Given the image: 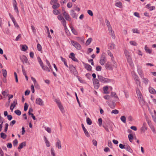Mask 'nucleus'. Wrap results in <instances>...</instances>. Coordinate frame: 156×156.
Instances as JSON below:
<instances>
[{"label":"nucleus","mask_w":156,"mask_h":156,"mask_svg":"<svg viewBox=\"0 0 156 156\" xmlns=\"http://www.w3.org/2000/svg\"><path fill=\"white\" fill-rule=\"evenodd\" d=\"M96 70L97 71H100L101 70V67L99 66H97L96 68Z\"/></svg>","instance_id":"13d9d810"},{"label":"nucleus","mask_w":156,"mask_h":156,"mask_svg":"<svg viewBox=\"0 0 156 156\" xmlns=\"http://www.w3.org/2000/svg\"><path fill=\"white\" fill-rule=\"evenodd\" d=\"M107 52L108 53V55H109L111 58L113 57V54L110 50H107Z\"/></svg>","instance_id":"09e8293b"},{"label":"nucleus","mask_w":156,"mask_h":156,"mask_svg":"<svg viewBox=\"0 0 156 156\" xmlns=\"http://www.w3.org/2000/svg\"><path fill=\"white\" fill-rule=\"evenodd\" d=\"M17 101L16 99H14L13 103H12L11 105H12L13 108H15L16 105L17 104Z\"/></svg>","instance_id":"a18cd8bd"},{"label":"nucleus","mask_w":156,"mask_h":156,"mask_svg":"<svg viewBox=\"0 0 156 156\" xmlns=\"http://www.w3.org/2000/svg\"><path fill=\"white\" fill-rule=\"evenodd\" d=\"M106 61V59L105 55H102L100 58L99 63L101 65H103Z\"/></svg>","instance_id":"39448f33"},{"label":"nucleus","mask_w":156,"mask_h":156,"mask_svg":"<svg viewBox=\"0 0 156 156\" xmlns=\"http://www.w3.org/2000/svg\"><path fill=\"white\" fill-rule=\"evenodd\" d=\"M76 76L77 79H78L79 81L80 82V83H85V81L83 80L82 78L78 76V75Z\"/></svg>","instance_id":"a878e982"},{"label":"nucleus","mask_w":156,"mask_h":156,"mask_svg":"<svg viewBox=\"0 0 156 156\" xmlns=\"http://www.w3.org/2000/svg\"><path fill=\"white\" fill-rule=\"evenodd\" d=\"M86 122L87 124L89 125H91L92 124V121L89 118H87Z\"/></svg>","instance_id":"f704fd0d"},{"label":"nucleus","mask_w":156,"mask_h":156,"mask_svg":"<svg viewBox=\"0 0 156 156\" xmlns=\"http://www.w3.org/2000/svg\"><path fill=\"white\" fill-rule=\"evenodd\" d=\"M92 41V39L91 38H89L87 40V41L86 42V44L87 45H89L90 43Z\"/></svg>","instance_id":"c9c22d12"},{"label":"nucleus","mask_w":156,"mask_h":156,"mask_svg":"<svg viewBox=\"0 0 156 156\" xmlns=\"http://www.w3.org/2000/svg\"><path fill=\"white\" fill-rule=\"evenodd\" d=\"M31 79L32 80L33 82L34 83V84L35 87H36V83H37L36 80L35 79V78H34V77H31Z\"/></svg>","instance_id":"680f3d73"},{"label":"nucleus","mask_w":156,"mask_h":156,"mask_svg":"<svg viewBox=\"0 0 156 156\" xmlns=\"http://www.w3.org/2000/svg\"><path fill=\"white\" fill-rule=\"evenodd\" d=\"M121 120L124 123H126V118L124 116H122L121 117Z\"/></svg>","instance_id":"ea45409f"},{"label":"nucleus","mask_w":156,"mask_h":156,"mask_svg":"<svg viewBox=\"0 0 156 156\" xmlns=\"http://www.w3.org/2000/svg\"><path fill=\"white\" fill-rule=\"evenodd\" d=\"M2 72L4 77L5 78L6 77L7 75V73L6 70L5 69H3L2 70Z\"/></svg>","instance_id":"c756f323"},{"label":"nucleus","mask_w":156,"mask_h":156,"mask_svg":"<svg viewBox=\"0 0 156 156\" xmlns=\"http://www.w3.org/2000/svg\"><path fill=\"white\" fill-rule=\"evenodd\" d=\"M54 5H53L52 8L53 9H56L58 8L60 6V4L58 3H55Z\"/></svg>","instance_id":"bb28decb"},{"label":"nucleus","mask_w":156,"mask_h":156,"mask_svg":"<svg viewBox=\"0 0 156 156\" xmlns=\"http://www.w3.org/2000/svg\"><path fill=\"white\" fill-rule=\"evenodd\" d=\"M72 32L75 35H77L78 33L76 30L72 27H70Z\"/></svg>","instance_id":"b1692460"},{"label":"nucleus","mask_w":156,"mask_h":156,"mask_svg":"<svg viewBox=\"0 0 156 156\" xmlns=\"http://www.w3.org/2000/svg\"><path fill=\"white\" fill-rule=\"evenodd\" d=\"M13 7L15 10V11L17 15H19V12L17 5L14 6H13Z\"/></svg>","instance_id":"2f4dec72"},{"label":"nucleus","mask_w":156,"mask_h":156,"mask_svg":"<svg viewBox=\"0 0 156 156\" xmlns=\"http://www.w3.org/2000/svg\"><path fill=\"white\" fill-rule=\"evenodd\" d=\"M128 137L129 141L130 142H132L133 139V136L132 134H129L128 135Z\"/></svg>","instance_id":"a19ab883"},{"label":"nucleus","mask_w":156,"mask_h":156,"mask_svg":"<svg viewBox=\"0 0 156 156\" xmlns=\"http://www.w3.org/2000/svg\"><path fill=\"white\" fill-rule=\"evenodd\" d=\"M70 15L73 18L77 19V15L76 13L75 12V11L73 10H71L70 11Z\"/></svg>","instance_id":"ddd939ff"},{"label":"nucleus","mask_w":156,"mask_h":156,"mask_svg":"<svg viewBox=\"0 0 156 156\" xmlns=\"http://www.w3.org/2000/svg\"><path fill=\"white\" fill-rule=\"evenodd\" d=\"M56 146H57L58 148L59 149H61L62 148L61 141L58 139H57V142L56 143Z\"/></svg>","instance_id":"f3484780"},{"label":"nucleus","mask_w":156,"mask_h":156,"mask_svg":"<svg viewBox=\"0 0 156 156\" xmlns=\"http://www.w3.org/2000/svg\"><path fill=\"white\" fill-rule=\"evenodd\" d=\"M37 48L38 50L39 51H42V48L40 44H38L37 45Z\"/></svg>","instance_id":"58836bf2"},{"label":"nucleus","mask_w":156,"mask_h":156,"mask_svg":"<svg viewBox=\"0 0 156 156\" xmlns=\"http://www.w3.org/2000/svg\"><path fill=\"white\" fill-rule=\"evenodd\" d=\"M28 105L27 103H25L24 104V110L25 111H26L28 109Z\"/></svg>","instance_id":"3c124183"},{"label":"nucleus","mask_w":156,"mask_h":156,"mask_svg":"<svg viewBox=\"0 0 156 156\" xmlns=\"http://www.w3.org/2000/svg\"><path fill=\"white\" fill-rule=\"evenodd\" d=\"M149 90L150 93L153 94H155L156 93V91L154 89L151 87H149Z\"/></svg>","instance_id":"6ab92c4d"},{"label":"nucleus","mask_w":156,"mask_h":156,"mask_svg":"<svg viewBox=\"0 0 156 156\" xmlns=\"http://www.w3.org/2000/svg\"><path fill=\"white\" fill-rule=\"evenodd\" d=\"M20 59L23 63H27V62L28 59L25 55H22L21 57H20Z\"/></svg>","instance_id":"f8f14e48"},{"label":"nucleus","mask_w":156,"mask_h":156,"mask_svg":"<svg viewBox=\"0 0 156 156\" xmlns=\"http://www.w3.org/2000/svg\"><path fill=\"white\" fill-rule=\"evenodd\" d=\"M105 23H106V25H107L108 30L109 31H111V33H112V28L111 27L110 25V23L109 21L107 19H106L105 20Z\"/></svg>","instance_id":"4468645a"},{"label":"nucleus","mask_w":156,"mask_h":156,"mask_svg":"<svg viewBox=\"0 0 156 156\" xmlns=\"http://www.w3.org/2000/svg\"><path fill=\"white\" fill-rule=\"evenodd\" d=\"M154 116L152 115V117L154 121L156 123V112L155 110H154Z\"/></svg>","instance_id":"de8ad7c7"},{"label":"nucleus","mask_w":156,"mask_h":156,"mask_svg":"<svg viewBox=\"0 0 156 156\" xmlns=\"http://www.w3.org/2000/svg\"><path fill=\"white\" fill-rule=\"evenodd\" d=\"M70 41L72 45L76 49L78 50L81 49V46L77 42L73 40H71Z\"/></svg>","instance_id":"f03ea898"},{"label":"nucleus","mask_w":156,"mask_h":156,"mask_svg":"<svg viewBox=\"0 0 156 156\" xmlns=\"http://www.w3.org/2000/svg\"><path fill=\"white\" fill-rule=\"evenodd\" d=\"M132 31L133 33H136L139 34L140 32L137 29H133L132 30Z\"/></svg>","instance_id":"e2e57ef3"},{"label":"nucleus","mask_w":156,"mask_h":156,"mask_svg":"<svg viewBox=\"0 0 156 156\" xmlns=\"http://www.w3.org/2000/svg\"><path fill=\"white\" fill-rule=\"evenodd\" d=\"M22 72L23 73V74L25 76L27 75L26 72L25 70L24 69V67L23 66H22Z\"/></svg>","instance_id":"338daca9"},{"label":"nucleus","mask_w":156,"mask_h":156,"mask_svg":"<svg viewBox=\"0 0 156 156\" xmlns=\"http://www.w3.org/2000/svg\"><path fill=\"white\" fill-rule=\"evenodd\" d=\"M69 58H71L73 61L75 62H78V61L77 59L75 57L74 54L73 52H72L70 54Z\"/></svg>","instance_id":"6e6552de"},{"label":"nucleus","mask_w":156,"mask_h":156,"mask_svg":"<svg viewBox=\"0 0 156 156\" xmlns=\"http://www.w3.org/2000/svg\"><path fill=\"white\" fill-rule=\"evenodd\" d=\"M84 66L85 68L88 71H90L92 70V67L90 65L87 63H84Z\"/></svg>","instance_id":"9b49d317"},{"label":"nucleus","mask_w":156,"mask_h":156,"mask_svg":"<svg viewBox=\"0 0 156 156\" xmlns=\"http://www.w3.org/2000/svg\"><path fill=\"white\" fill-rule=\"evenodd\" d=\"M76 37L77 39V40L78 41H80L81 42H83L84 40L83 37Z\"/></svg>","instance_id":"052dcab7"},{"label":"nucleus","mask_w":156,"mask_h":156,"mask_svg":"<svg viewBox=\"0 0 156 156\" xmlns=\"http://www.w3.org/2000/svg\"><path fill=\"white\" fill-rule=\"evenodd\" d=\"M146 123L144 122L143 124L142 127L140 129L141 132L142 133H144L147 130V127H146Z\"/></svg>","instance_id":"9d476101"},{"label":"nucleus","mask_w":156,"mask_h":156,"mask_svg":"<svg viewBox=\"0 0 156 156\" xmlns=\"http://www.w3.org/2000/svg\"><path fill=\"white\" fill-rule=\"evenodd\" d=\"M105 67L107 69L112 70V68L109 62H107L105 64Z\"/></svg>","instance_id":"dca6fc26"},{"label":"nucleus","mask_w":156,"mask_h":156,"mask_svg":"<svg viewBox=\"0 0 156 156\" xmlns=\"http://www.w3.org/2000/svg\"><path fill=\"white\" fill-rule=\"evenodd\" d=\"M35 103L36 104L40 106H43L44 105V101L41 99L39 98H36Z\"/></svg>","instance_id":"423d86ee"},{"label":"nucleus","mask_w":156,"mask_h":156,"mask_svg":"<svg viewBox=\"0 0 156 156\" xmlns=\"http://www.w3.org/2000/svg\"><path fill=\"white\" fill-rule=\"evenodd\" d=\"M95 89H98L100 87L99 80L97 79H93L92 80Z\"/></svg>","instance_id":"7ed1b4c3"},{"label":"nucleus","mask_w":156,"mask_h":156,"mask_svg":"<svg viewBox=\"0 0 156 156\" xmlns=\"http://www.w3.org/2000/svg\"><path fill=\"white\" fill-rule=\"evenodd\" d=\"M65 18L66 20L68 21H70L71 20V18L69 14L67 15L64 17Z\"/></svg>","instance_id":"4c0bfd02"},{"label":"nucleus","mask_w":156,"mask_h":156,"mask_svg":"<svg viewBox=\"0 0 156 156\" xmlns=\"http://www.w3.org/2000/svg\"><path fill=\"white\" fill-rule=\"evenodd\" d=\"M53 13L55 15H58L59 14V11L57 9H54L53 11Z\"/></svg>","instance_id":"49530a36"},{"label":"nucleus","mask_w":156,"mask_h":156,"mask_svg":"<svg viewBox=\"0 0 156 156\" xmlns=\"http://www.w3.org/2000/svg\"><path fill=\"white\" fill-rule=\"evenodd\" d=\"M103 90L104 94H108L109 93V92L108 91V87L107 86H105L103 87Z\"/></svg>","instance_id":"4be33fe9"},{"label":"nucleus","mask_w":156,"mask_h":156,"mask_svg":"<svg viewBox=\"0 0 156 156\" xmlns=\"http://www.w3.org/2000/svg\"><path fill=\"white\" fill-rule=\"evenodd\" d=\"M130 43L131 45L133 46H136L137 45V43L135 41H130Z\"/></svg>","instance_id":"69168bd1"},{"label":"nucleus","mask_w":156,"mask_h":156,"mask_svg":"<svg viewBox=\"0 0 156 156\" xmlns=\"http://www.w3.org/2000/svg\"><path fill=\"white\" fill-rule=\"evenodd\" d=\"M7 146L9 148H10L12 147V145L11 143H8L7 144Z\"/></svg>","instance_id":"774afa93"},{"label":"nucleus","mask_w":156,"mask_h":156,"mask_svg":"<svg viewBox=\"0 0 156 156\" xmlns=\"http://www.w3.org/2000/svg\"><path fill=\"white\" fill-rule=\"evenodd\" d=\"M58 106L59 108V109H60L61 112L62 113H64V110L63 106L62 105V104H61L60 105H58Z\"/></svg>","instance_id":"7c9ffc66"},{"label":"nucleus","mask_w":156,"mask_h":156,"mask_svg":"<svg viewBox=\"0 0 156 156\" xmlns=\"http://www.w3.org/2000/svg\"><path fill=\"white\" fill-rule=\"evenodd\" d=\"M37 59L39 64L40 65V66H41L42 68V67H44V66L43 63V62L42 61L40 57H38L37 58Z\"/></svg>","instance_id":"412c9836"},{"label":"nucleus","mask_w":156,"mask_h":156,"mask_svg":"<svg viewBox=\"0 0 156 156\" xmlns=\"http://www.w3.org/2000/svg\"><path fill=\"white\" fill-rule=\"evenodd\" d=\"M31 27L33 33L34 34H35L36 32V30L35 27L33 25H31Z\"/></svg>","instance_id":"603ef678"},{"label":"nucleus","mask_w":156,"mask_h":156,"mask_svg":"<svg viewBox=\"0 0 156 156\" xmlns=\"http://www.w3.org/2000/svg\"><path fill=\"white\" fill-rule=\"evenodd\" d=\"M20 46H22V48H21V50L22 51H25L28 49V47L26 44L23 45H20Z\"/></svg>","instance_id":"5701e85b"},{"label":"nucleus","mask_w":156,"mask_h":156,"mask_svg":"<svg viewBox=\"0 0 156 156\" xmlns=\"http://www.w3.org/2000/svg\"><path fill=\"white\" fill-rule=\"evenodd\" d=\"M14 112L18 116L20 115L21 113V112L19 110H15Z\"/></svg>","instance_id":"37998d69"},{"label":"nucleus","mask_w":156,"mask_h":156,"mask_svg":"<svg viewBox=\"0 0 156 156\" xmlns=\"http://www.w3.org/2000/svg\"><path fill=\"white\" fill-rule=\"evenodd\" d=\"M111 95L112 97H114L115 98L116 97V93L113 92H112L111 94Z\"/></svg>","instance_id":"0e129e2a"},{"label":"nucleus","mask_w":156,"mask_h":156,"mask_svg":"<svg viewBox=\"0 0 156 156\" xmlns=\"http://www.w3.org/2000/svg\"><path fill=\"white\" fill-rule=\"evenodd\" d=\"M87 13L91 16H92L93 15V13L92 11L90 10H88L87 11Z\"/></svg>","instance_id":"bf43d9fd"},{"label":"nucleus","mask_w":156,"mask_h":156,"mask_svg":"<svg viewBox=\"0 0 156 156\" xmlns=\"http://www.w3.org/2000/svg\"><path fill=\"white\" fill-rule=\"evenodd\" d=\"M44 142L46 144V146L48 147H49L50 145V143L48 140L47 137L44 136Z\"/></svg>","instance_id":"a211bd4d"},{"label":"nucleus","mask_w":156,"mask_h":156,"mask_svg":"<svg viewBox=\"0 0 156 156\" xmlns=\"http://www.w3.org/2000/svg\"><path fill=\"white\" fill-rule=\"evenodd\" d=\"M66 23V21L64 19L62 20L61 21V23L63 26L64 27L65 30L66 28H67Z\"/></svg>","instance_id":"c85d7f7f"},{"label":"nucleus","mask_w":156,"mask_h":156,"mask_svg":"<svg viewBox=\"0 0 156 156\" xmlns=\"http://www.w3.org/2000/svg\"><path fill=\"white\" fill-rule=\"evenodd\" d=\"M125 149L126 151L131 153H132L133 152L132 150L131 149L130 146L128 145H126L125 146Z\"/></svg>","instance_id":"393cba45"},{"label":"nucleus","mask_w":156,"mask_h":156,"mask_svg":"<svg viewBox=\"0 0 156 156\" xmlns=\"http://www.w3.org/2000/svg\"><path fill=\"white\" fill-rule=\"evenodd\" d=\"M136 91L137 97L142 95L141 94L138 88L136 89Z\"/></svg>","instance_id":"79ce46f5"},{"label":"nucleus","mask_w":156,"mask_h":156,"mask_svg":"<svg viewBox=\"0 0 156 156\" xmlns=\"http://www.w3.org/2000/svg\"><path fill=\"white\" fill-rule=\"evenodd\" d=\"M43 70H47L48 72H49L51 71L50 69L48 68V67L47 66H44V67H42V68Z\"/></svg>","instance_id":"e433bc0d"},{"label":"nucleus","mask_w":156,"mask_h":156,"mask_svg":"<svg viewBox=\"0 0 156 156\" xmlns=\"http://www.w3.org/2000/svg\"><path fill=\"white\" fill-rule=\"evenodd\" d=\"M118 7L120 8H122V2H118Z\"/></svg>","instance_id":"5fc2aeb1"},{"label":"nucleus","mask_w":156,"mask_h":156,"mask_svg":"<svg viewBox=\"0 0 156 156\" xmlns=\"http://www.w3.org/2000/svg\"><path fill=\"white\" fill-rule=\"evenodd\" d=\"M138 98L139 100L140 103L141 105H144L145 102L143 99V97L142 95L138 97Z\"/></svg>","instance_id":"1a4fd4ad"},{"label":"nucleus","mask_w":156,"mask_h":156,"mask_svg":"<svg viewBox=\"0 0 156 156\" xmlns=\"http://www.w3.org/2000/svg\"><path fill=\"white\" fill-rule=\"evenodd\" d=\"M145 50L149 54H151V50L149 49L147 45H145Z\"/></svg>","instance_id":"cd10ccee"},{"label":"nucleus","mask_w":156,"mask_h":156,"mask_svg":"<svg viewBox=\"0 0 156 156\" xmlns=\"http://www.w3.org/2000/svg\"><path fill=\"white\" fill-rule=\"evenodd\" d=\"M57 18L60 21L64 19L63 17L61 15H58L57 16Z\"/></svg>","instance_id":"864d4df0"},{"label":"nucleus","mask_w":156,"mask_h":156,"mask_svg":"<svg viewBox=\"0 0 156 156\" xmlns=\"http://www.w3.org/2000/svg\"><path fill=\"white\" fill-rule=\"evenodd\" d=\"M127 59V62L129 63V65L131 66H133V64L132 61L131 57V55H129L126 57Z\"/></svg>","instance_id":"0eeeda50"},{"label":"nucleus","mask_w":156,"mask_h":156,"mask_svg":"<svg viewBox=\"0 0 156 156\" xmlns=\"http://www.w3.org/2000/svg\"><path fill=\"white\" fill-rule=\"evenodd\" d=\"M83 131L86 136L88 137H89L90 136V135L87 129H86Z\"/></svg>","instance_id":"473e14b6"},{"label":"nucleus","mask_w":156,"mask_h":156,"mask_svg":"<svg viewBox=\"0 0 156 156\" xmlns=\"http://www.w3.org/2000/svg\"><path fill=\"white\" fill-rule=\"evenodd\" d=\"M98 124L100 126H101L102 125V120L101 118H100L98 119Z\"/></svg>","instance_id":"4d7b16f0"},{"label":"nucleus","mask_w":156,"mask_h":156,"mask_svg":"<svg viewBox=\"0 0 156 156\" xmlns=\"http://www.w3.org/2000/svg\"><path fill=\"white\" fill-rule=\"evenodd\" d=\"M124 53L126 57L130 55L129 51L126 50L124 51Z\"/></svg>","instance_id":"8fccbe9b"},{"label":"nucleus","mask_w":156,"mask_h":156,"mask_svg":"<svg viewBox=\"0 0 156 156\" xmlns=\"http://www.w3.org/2000/svg\"><path fill=\"white\" fill-rule=\"evenodd\" d=\"M98 77L99 82L104 83H107L111 82L110 79L105 78L101 75H98Z\"/></svg>","instance_id":"f257e3e1"},{"label":"nucleus","mask_w":156,"mask_h":156,"mask_svg":"<svg viewBox=\"0 0 156 156\" xmlns=\"http://www.w3.org/2000/svg\"><path fill=\"white\" fill-rule=\"evenodd\" d=\"M26 145V143L25 142H23L20 144L18 147L19 150H20L22 148L24 147Z\"/></svg>","instance_id":"aec40b11"},{"label":"nucleus","mask_w":156,"mask_h":156,"mask_svg":"<svg viewBox=\"0 0 156 156\" xmlns=\"http://www.w3.org/2000/svg\"><path fill=\"white\" fill-rule=\"evenodd\" d=\"M134 78L136 82V83L137 84H139V86L140 87V82L139 80V78L138 76L137 75H134Z\"/></svg>","instance_id":"2eb2a0df"},{"label":"nucleus","mask_w":156,"mask_h":156,"mask_svg":"<svg viewBox=\"0 0 156 156\" xmlns=\"http://www.w3.org/2000/svg\"><path fill=\"white\" fill-rule=\"evenodd\" d=\"M18 143V141L16 139H15L13 142V144L14 146L17 145Z\"/></svg>","instance_id":"6e6d98bb"},{"label":"nucleus","mask_w":156,"mask_h":156,"mask_svg":"<svg viewBox=\"0 0 156 156\" xmlns=\"http://www.w3.org/2000/svg\"><path fill=\"white\" fill-rule=\"evenodd\" d=\"M7 135L3 133H1V137L3 139H5L6 138Z\"/></svg>","instance_id":"c03bdc74"},{"label":"nucleus","mask_w":156,"mask_h":156,"mask_svg":"<svg viewBox=\"0 0 156 156\" xmlns=\"http://www.w3.org/2000/svg\"><path fill=\"white\" fill-rule=\"evenodd\" d=\"M69 69L70 72L73 73L75 76L78 75V73L77 71L76 70L75 67L73 65H69Z\"/></svg>","instance_id":"20e7f679"},{"label":"nucleus","mask_w":156,"mask_h":156,"mask_svg":"<svg viewBox=\"0 0 156 156\" xmlns=\"http://www.w3.org/2000/svg\"><path fill=\"white\" fill-rule=\"evenodd\" d=\"M142 79L143 80V82L146 85H147L148 82H149V80L148 79L146 78H142Z\"/></svg>","instance_id":"72a5a7b5"}]
</instances>
